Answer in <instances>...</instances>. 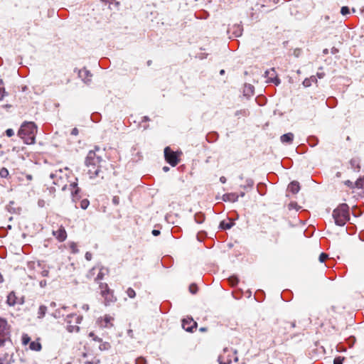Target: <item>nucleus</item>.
<instances>
[{
  "label": "nucleus",
  "mask_w": 364,
  "mask_h": 364,
  "mask_svg": "<svg viewBox=\"0 0 364 364\" xmlns=\"http://www.w3.org/2000/svg\"><path fill=\"white\" fill-rule=\"evenodd\" d=\"M11 329L7 320L0 316V364H13L15 361Z\"/></svg>",
  "instance_id": "obj_1"
},
{
  "label": "nucleus",
  "mask_w": 364,
  "mask_h": 364,
  "mask_svg": "<svg viewBox=\"0 0 364 364\" xmlns=\"http://www.w3.org/2000/svg\"><path fill=\"white\" fill-rule=\"evenodd\" d=\"M50 178L53 181V183L56 186L58 189L65 191L68 189L73 197V200L79 199L80 188L77 186V178L73 181L70 178H74L72 171L68 168H59L55 170L50 174Z\"/></svg>",
  "instance_id": "obj_2"
},
{
  "label": "nucleus",
  "mask_w": 364,
  "mask_h": 364,
  "mask_svg": "<svg viewBox=\"0 0 364 364\" xmlns=\"http://www.w3.org/2000/svg\"><path fill=\"white\" fill-rule=\"evenodd\" d=\"M100 150L99 148L95 147V150H91L88 152L86 158V166L87 167V173L90 178L100 177L104 178V172L105 170L103 164L105 161L102 160V157L97 154V151Z\"/></svg>",
  "instance_id": "obj_3"
},
{
  "label": "nucleus",
  "mask_w": 364,
  "mask_h": 364,
  "mask_svg": "<svg viewBox=\"0 0 364 364\" xmlns=\"http://www.w3.org/2000/svg\"><path fill=\"white\" fill-rule=\"evenodd\" d=\"M37 126L33 122H24L18 131V136L26 144H33L36 142Z\"/></svg>",
  "instance_id": "obj_4"
},
{
  "label": "nucleus",
  "mask_w": 364,
  "mask_h": 364,
  "mask_svg": "<svg viewBox=\"0 0 364 364\" xmlns=\"http://www.w3.org/2000/svg\"><path fill=\"white\" fill-rule=\"evenodd\" d=\"M335 223L339 226L344 225L350 219L349 207L346 203H342L333 212Z\"/></svg>",
  "instance_id": "obj_5"
},
{
  "label": "nucleus",
  "mask_w": 364,
  "mask_h": 364,
  "mask_svg": "<svg viewBox=\"0 0 364 364\" xmlns=\"http://www.w3.org/2000/svg\"><path fill=\"white\" fill-rule=\"evenodd\" d=\"M98 290L105 306H109L117 301L114 290L109 288L107 283L100 282V286H98Z\"/></svg>",
  "instance_id": "obj_6"
},
{
  "label": "nucleus",
  "mask_w": 364,
  "mask_h": 364,
  "mask_svg": "<svg viewBox=\"0 0 364 364\" xmlns=\"http://www.w3.org/2000/svg\"><path fill=\"white\" fill-rule=\"evenodd\" d=\"M82 320V316L75 314H69L65 318L66 328L70 333H78L79 324Z\"/></svg>",
  "instance_id": "obj_7"
},
{
  "label": "nucleus",
  "mask_w": 364,
  "mask_h": 364,
  "mask_svg": "<svg viewBox=\"0 0 364 364\" xmlns=\"http://www.w3.org/2000/svg\"><path fill=\"white\" fill-rule=\"evenodd\" d=\"M257 339L259 348L264 350L274 348L277 344L273 336L269 333L260 334Z\"/></svg>",
  "instance_id": "obj_8"
},
{
  "label": "nucleus",
  "mask_w": 364,
  "mask_h": 364,
  "mask_svg": "<svg viewBox=\"0 0 364 364\" xmlns=\"http://www.w3.org/2000/svg\"><path fill=\"white\" fill-rule=\"evenodd\" d=\"M181 151H173L169 146L164 149V158L167 163L174 167L178 164L181 161Z\"/></svg>",
  "instance_id": "obj_9"
},
{
  "label": "nucleus",
  "mask_w": 364,
  "mask_h": 364,
  "mask_svg": "<svg viewBox=\"0 0 364 364\" xmlns=\"http://www.w3.org/2000/svg\"><path fill=\"white\" fill-rule=\"evenodd\" d=\"M39 341L40 339L38 338L36 341H31L30 336L26 333H23L21 337L23 346L29 344V349L33 351H40L42 349V346Z\"/></svg>",
  "instance_id": "obj_10"
},
{
  "label": "nucleus",
  "mask_w": 364,
  "mask_h": 364,
  "mask_svg": "<svg viewBox=\"0 0 364 364\" xmlns=\"http://www.w3.org/2000/svg\"><path fill=\"white\" fill-rule=\"evenodd\" d=\"M23 303V298L18 297L15 291H12L9 293L6 299V304L9 306H14L16 304H22Z\"/></svg>",
  "instance_id": "obj_11"
},
{
  "label": "nucleus",
  "mask_w": 364,
  "mask_h": 364,
  "mask_svg": "<svg viewBox=\"0 0 364 364\" xmlns=\"http://www.w3.org/2000/svg\"><path fill=\"white\" fill-rule=\"evenodd\" d=\"M182 327L188 332H193L197 328V323L190 317H186L182 320Z\"/></svg>",
  "instance_id": "obj_12"
},
{
  "label": "nucleus",
  "mask_w": 364,
  "mask_h": 364,
  "mask_svg": "<svg viewBox=\"0 0 364 364\" xmlns=\"http://www.w3.org/2000/svg\"><path fill=\"white\" fill-rule=\"evenodd\" d=\"M114 318L110 315H105L98 318L97 322L100 327L102 328H110L113 326V322Z\"/></svg>",
  "instance_id": "obj_13"
},
{
  "label": "nucleus",
  "mask_w": 364,
  "mask_h": 364,
  "mask_svg": "<svg viewBox=\"0 0 364 364\" xmlns=\"http://www.w3.org/2000/svg\"><path fill=\"white\" fill-rule=\"evenodd\" d=\"M265 77L267 79L268 82H272L275 85L280 83V80L277 76V72L274 68H271L267 70L264 73Z\"/></svg>",
  "instance_id": "obj_14"
},
{
  "label": "nucleus",
  "mask_w": 364,
  "mask_h": 364,
  "mask_svg": "<svg viewBox=\"0 0 364 364\" xmlns=\"http://www.w3.org/2000/svg\"><path fill=\"white\" fill-rule=\"evenodd\" d=\"M52 235L60 242H64L67 238V232L63 225L58 227L56 230H53Z\"/></svg>",
  "instance_id": "obj_15"
},
{
  "label": "nucleus",
  "mask_w": 364,
  "mask_h": 364,
  "mask_svg": "<svg viewBox=\"0 0 364 364\" xmlns=\"http://www.w3.org/2000/svg\"><path fill=\"white\" fill-rule=\"evenodd\" d=\"M78 75L82 79V80L87 84L91 82L92 75L90 72L86 68H82L78 71Z\"/></svg>",
  "instance_id": "obj_16"
},
{
  "label": "nucleus",
  "mask_w": 364,
  "mask_h": 364,
  "mask_svg": "<svg viewBox=\"0 0 364 364\" xmlns=\"http://www.w3.org/2000/svg\"><path fill=\"white\" fill-rule=\"evenodd\" d=\"M109 273V269L101 267L99 269V272L97 274L96 277L94 279V282L100 286V282H102V280L104 279L105 276L108 274Z\"/></svg>",
  "instance_id": "obj_17"
},
{
  "label": "nucleus",
  "mask_w": 364,
  "mask_h": 364,
  "mask_svg": "<svg viewBox=\"0 0 364 364\" xmlns=\"http://www.w3.org/2000/svg\"><path fill=\"white\" fill-rule=\"evenodd\" d=\"M228 350H224L223 354L220 355L218 357L219 364H230L232 362L231 358H230V355L227 354Z\"/></svg>",
  "instance_id": "obj_18"
},
{
  "label": "nucleus",
  "mask_w": 364,
  "mask_h": 364,
  "mask_svg": "<svg viewBox=\"0 0 364 364\" xmlns=\"http://www.w3.org/2000/svg\"><path fill=\"white\" fill-rule=\"evenodd\" d=\"M238 195L235 193H225L223 196V200L224 201L234 203L238 200Z\"/></svg>",
  "instance_id": "obj_19"
},
{
  "label": "nucleus",
  "mask_w": 364,
  "mask_h": 364,
  "mask_svg": "<svg viewBox=\"0 0 364 364\" xmlns=\"http://www.w3.org/2000/svg\"><path fill=\"white\" fill-rule=\"evenodd\" d=\"M350 168L354 171H359L360 168V161L358 158L355 157L350 159Z\"/></svg>",
  "instance_id": "obj_20"
},
{
  "label": "nucleus",
  "mask_w": 364,
  "mask_h": 364,
  "mask_svg": "<svg viewBox=\"0 0 364 364\" xmlns=\"http://www.w3.org/2000/svg\"><path fill=\"white\" fill-rule=\"evenodd\" d=\"M294 134L291 132L281 136L280 140L283 144H291L294 140Z\"/></svg>",
  "instance_id": "obj_21"
},
{
  "label": "nucleus",
  "mask_w": 364,
  "mask_h": 364,
  "mask_svg": "<svg viewBox=\"0 0 364 364\" xmlns=\"http://www.w3.org/2000/svg\"><path fill=\"white\" fill-rule=\"evenodd\" d=\"M288 190L294 194L297 193L300 190L299 183L297 181H292L289 185Z\"/></svg>",
  "instance_id": "obj_22"
},
{
  "label": "nucleus",
  "mask_w": 364,
  "mask_h": 364,
  "mask_svg": "<svg viewBox=\"0 0 364 364\" xmlns=\"http://www.w3.org/2000/svg\"><path fill=\"white\" fill-rule=\"evenodd\" d=\"M68 247L70 250V252L73 254H76L79 252L77 244L75 242H70L68 243Z\"/></svg>",
  "instance_id": "obj_23"
},
{
  "label": "nucleus",
  "mask_w": 364,
  "mask_h": 364,
  "mask_svg": "<svg viewBox=\"0 0 364 364\" xmlns=\"http://www.w3.org/2000/svg\"><path fill=\"white\" fill-rule=\"evenodd\" d=\"M0 177L1 178H8L9 177V172L6 168L3 167L0 169Z\"/></svg>",
  "instance_id": "obj_24"
},
{
  "label": "nucleus",
  "mask_w": 364,
  "mask_h": 364,
  "mask_svg": "<svg viewBox=\"0 0 364 364\" xmlns=\"http://www.w3.org/2000/svg\"><path fill=\"white\" fill-rule=\"evenodd\" d=\"M101 360L99 358L94 356L90 360H87L84 364H100Z\"/></svg>",
  "instance_id": "obj_25"
},
{
  "label": "nucleus",
  "mask_w": 364,
  "mask_h": 364,
  "mask_svg": "<svg viewBox=\"0 0 364 364\" xmlns=\"http://www.w3.org/2000/svg\"><path fill=\"white\" fill-rule=\"evenodd\" d=\"M232 225H233L232 222L226 223L225 221H222L220 224V227L224 230L230 229L232 228Z\"/></svg>",
  "instance_id": "obj_26"
},
{
  "label": "nucleus",
  "mask_w": 364,
  "mask_h": 364,
  "mask_svg": "<svg viewBox=\"0 0 364 364\" xmlns=\"http://www.w3.org/2000/svg\"><path fill=\"white\" fill-rule=\"evenodd\" d=\"M110 348H111V345L108 342H103V343H100V345L99 346V349L100 350H107Z\"/></svg>",
  "instance_id": "obj_27"
},
{
  "label": "nucleus",
  "mask_w": 364,
  "mask_h": 364,
  "mask_svg": "<svg viewBox=\"0 0 364 364\" xmlns=\"http://www.w3.org/2000/svg\"><path fill=\"white\" fill-rule=\"evenodd\" d=\"M355 186L358 188L364 189V178L358 179L355 183Z\"/></svg>",
  "instance_id": "obj_28"
},
{
  "label": "nucleus",
  "mask_w": 364,
  "mask_h": 364,
  "mask_svg": "<svg viewBox=\"0 0 364 364\" xmlns=\"http://www.w3.org/2000/svg\"><path fill=\"white\" fill-rule=\"evenodd\" d=\"M126 293L127 294V296L130 298V299H134L135 298L136 296V292L135 291L131 288V287H129L127 291H126Z\"/></svg>",
  "instance_id": "obj_29"
},
{
  "label": "nucleus",
  "mask_w": 364,
  "mask_h": 364,
  "mask_svg": "<svg viewBox=\"0 0 364 364\" xmlns=\"http://www.w3.org/2000/svg\"><path fill=\"white\" fill-rule=\"evenodd\" d=\"M47 311V307L46 306H41L38 309V317H43Z\"/></svg>",
  "instance_id": "obj_30"
},
{
  "label": "nucleus",
  "mask_w": 364,
  "mask_h": 364,
  "mask_svg": "<svg viewBox=\"0 0 364 364\" xmlns=\"http://www.w3.org/2000/svg\"><path fill=\"white\" fill-rule=\"evenodd\" d=\"M90 202L87 199H83L80 201V207L82 209L85 210L89 206Z\"/></svg>",
  "instance_id": "obj_31"
},
{
  "label": "nucleus",
  "mask_w": 364,
  "mask_h": 364,
  "mask_svg": "<svg viewBox=\"0 0 364 364\" xmlns=\"http://www.w3.org/2000/svg\"><path fill=\"white\" fill-rule=\"evenodd\" d=\"M189 291L191 294H196V292L198 291V287L196 284H191L190 286H189Z\"/></svg>",
  "instance_id": "obj_32"
},
{
  "label": "nucleus",
  "mask_w": 364,
  "mask_h": 364,
  "mask_svg": "<svg viewBox=\"0 0 364 364\" xmlns=\"http://www.w3.org/2000/svg\"><path fill=\"white\" fill-rule=\"evenodd\" d=\"M341 14L346 16L350 14V9L348 6H342L341 9Z\"/></svg>",
  "instance_id": "obj_33"
},
{
  "label": "nucleus",
  "mask_w": 364,
  "mask_h": 364,
  "mask_svg": "<svg viewBox=\"0 0 364 364\" xmlns=\"http://www.w3.org/2000/svg\"><path fill=\"white\" fill-rule=\"evenodd\" d=\"M146 360L143 357H139L135 360V364H146Z\"/></svg>",
  "instance_id": "obj_34"
},
{
  "label": "nucleus",
  "mask_w": 364,
  "mask_h": 364,
  "mask_svg": "<svg viewBox=\"0 0 364 364\" xmlns=\"http://www.w3.org/2000/svg\"><path fill=\"white\" fill-rule=\"evenodd\" d=\"M89 337L92 338L93 341L97 342H102V339L97 336L95 335L94 332H90L89 333Z\"/></svg>",
  "instance_id": "obj_35"
},
{
  "label": "nucleus",
  "mask_w": 364,
  "mask_h": 364,
  "mask_svg": "<svg viewBox=\"0 0 364 364\" xmlns=\"http://www.w3.org/2000/svg\"><path fill=\"white\" fill-rule=\"evenodd\" d=\"M328 257V255L327 254L322 252V253L319 255V258H318V259H319V261H320L321 262H325V261H326V259Z\"/></svg>",
  "instance_id": "obj_36"
},
{
  "label": "nucleus",
  "mask_w": 364,
  "mask_h": 364,
  "mask_svg": "<svg viewBox=\"0 0 364 364\" xmlns=\"http://www.w3.org/2000/svg\"><path fill=\"white\" fill-rule=\"evenodd\" d=\"M229 282L232 286H235L237 284L238 279L236 277H232L229 279Z\"/></svg>",
  "instance_id": "obj_37"
},
{
  "label": "nucleus",
  "mask_w": 364,
  "mask_h": 364,
  "mask_svg": "<svg viewBox=\"0 0 364 364\" xmlns=\"http://www.w3.org/2000/svg\"><path fill=\"white\" fill-rule=\"evenodd\" d=\"M9 97V92H0V101H3L5 98H7Z\"/></svg>",
  "instance_id": "obj_38"
},
{
  "label": "nucleus",
  "mask_w": 364,
  "mask_h": 364,
  "mask_svg": "<svg viewBox=\"0 0 364 364\" xmlns=\"http://www.w3.org/2000/svg\"><path fill=\"white\" fill-rule=\"evenodd\" d=\"M9 97V92H0V101H3L5 98H7Z\"/></svg>",
  "instance_id": "obj_39"
},
{
  "label": "nucleus",
  "mask_w": 364,
  "mask_h": 364,
  "mask_svg": "<svg viewBox=\"0 0 364 364\" xmlns=\"http://www.w3.org/2000/svg\"><path fill=\"white\" fill-rule=\"evenodd\" d=\"M343 358L337 357L333 360V364H343Z\"/></svg>",
  "instance_id": "obj_40"
},
{
  "label": "nucleus",
  "mask_w": 364,
  "mask_h": 364,
  "mask_svg": "<svg viewBox=\"0 0 364 364\" xmlns=\"http://www.w3.org/2000/svg\"><path fill=\"white\" fill-rule=\"evenodd\" d=\"M112 203L115 205H118L119 204V197L117 196H115L112 198Z\"/></svg>",
  "instance_id": "obj_41"
},
{
  "label": "nucleus",
  "mask_w": 364,
  "mask_h": 364,
  "mask_svg": "<svg viewBox=\"0 0 364 364\" xmlns=\"http://www.w3.org/2000/svg\"><path fill=\"white\" fill-rule=\"evenodd\" d=\"M6 134L7 136L11 137L14 135V132L12 129H8L6 130Z\"/></svg>",
  "instance_id": "obj_42"
},
{
  "label": "nucleus",
  "mask_w": 364,
  "mask_h": 364,
  "mask_svg": "<svg viewBox=\"0 0 364 364\" xmlns=\"http://www.w3.org/2000/svg\"><path fill=\"white\" fill-rule=\"evenodd\" d=\"M70 134H71V135H73V136H77V135H78V134H79V130H78V129H77V128H76V127L73 128V129H72V131H71V133H70Z\"/></svg>",
  "instance_id": "obj_43"
},
{
  "label": "nucleus",
  "mask_w": 364,
  "mask_h": 364,
  "mask_svg": "<svg viewBox=\"0 0 364 364\" xmlns=\"http://www.w3.org/2000/svg\"><path fill=\"white\" fill-rule=\"evenodd\" d=\"M85 259H86L87 260L90 261V260H91V259H92V254H91L90 252H87L85 253Z\"/></svg>",
  "instance_id": "obj_44"
},
{
  "label": "nucleus",
  "mask_w": 364,
  "mask_h": 364,
  "mask_svg": "<svg viewBox=\"0 0 364 364\" xmlns=\"http://www.w3.org/2000/svg\"><path fill=\"white\" fill-rule=\"evenodd\" d=\"M9 102H10L9 100H6V103L2 104L1 107H6V108L11 107V105L9 103Z\"/></svg>",
  "instance_id": "obj_45"
},
{
  "label": "nucleus",
  "mask_w": 364,
  "mask_h": 364,
  "mask_svg": "<svg viewBox=\"0 0 364 364\" xmlns=\"http://www.w3.org/2000/svg\"><path fill=\"white\" fill-rule=\"evenodd\" d=\"M160 231L159 230H152V235L154 236H158L160 235Z\"/></svg>",
  "instance_id": "obj_46"
},
{
  "label": "nucleus",
  "mask_w": 364,
  "mask_h": 364,
  "mask_svg": "<svg viewBox=\"0 0 364 364\" xmlns=\"http://www.w3.org/2000/svg\"><path fill=\"white\" fill-rule=\"evenodd\" d=\"M0 91H5V87L2 80H0Z\"/></svg>",
  "instance_id": "obj_47"
},
{
  "label": "nucleus",
  "mask_w": 364,
  "mask_h": 364,
  "mask_svg": "<svg viewBox=\"0 0 364 364\" xmlns=\"http://www.w3.org/2000/svg\"><path fill=\"white\" fill-rule=\"evenodd\" d=\"M345 184L347 185L348 186L350 187V188H353V183L350 181H345Z\"/></svg>",
  "instance_id": "obj_48"
},
{
  "label": "nucleus",
  "mask_w": 364,
  "mask_h": 364,
  "mask_svg": "<svg viewBox=\"0 0 364 364\" xmlns=\"http://www.w3.org/2000/svg\"><path fill=\"white\" fill-rule=\"evenodd\" d=\"M310 80L309 79H306L304 81V86H309L310 85Z\"/></svg>",
  "instance_id": "obj_49"
},
{
  "label": "nucleus",
  "mask_w": 364,
  "mask_h": 364,
  "mask_svg": "<svg viewBox=\"0 0 364 364\" xmlns=\"http://www.w3.org/2000/svg\"><path fill=\"white\" fill-rule=\"evenodd\" d=\"M4 282V277L1 273H0V284L3 283Z\"/></svg>",
  "instance_id": "obj_50"
},
{
  "label": "nucleus",
  "mask_w": 364,
  "mask_h": 364,
  "mask_svg": "<svg viewBox=\"0 0 364 364\" xmlns=\"http://www.w3.org/2000/svg\"><path fill=\"white\" fill-rule=\"evenodd\" d=\"M26 177L27 180H29V181H31L33 178V176L30 174L26 175Z\"/></svg>",
  "instance_id": "obj_51"
},
{
  "label": "nucleus",
  "mask_w": 364,
  "mask_h": 364,
  "mask_svg": "<svg viewBox=\"0 0 364 364\" xmlns=\"http://www.w3.org/2000/svg\"><path fill=\"white\" fill-rule=\"evenodd\" d=\"M329 311H332V312H336V307L332 306L330 309H329Z\"/></svg>",
  "instance_id": "obj_52"
},
{
  "label": "nucleus",
  "mask_w": 364,
  "mask_h": 364,
  "mask_svg": "<svg viewBox=\"0 0 364 364\" xmlns=\"http://www.w3.org/2000/svg\"><path fill=\"white\" fill-rule=\"evenodd\" d=\"M220 180V181H221L222 183H225V177H223H223H221Z\"/></svg>",
  "instance_id": "obj_53"
},
{
  "label": "nucleus",
  "mask_w": 364,
  "mask_h": 364,
  "mask_svg": "<svg viewBox=\"0 0 364 364\" xmlns=\"http://www.w3.org/2000/svg\"><path fill=\"white\" fill-rule=\"evenodd\" d=\"M163 170H164V171H168L169 170V168H168V167H167V166H164V167L163 168Z\"/></svg>",
  "instance_id": "obj_54"
},
{
  "label": "nucleus",
  "mask_w": 364,
  "mask_h": 364,
  "mask_svg": "<svg viewBox=\"0 0 364 364\" xmlns=\"http://www.w3.org/2000/svg\"><path fill=\"white\" fill-rule=\"evenodd\" d=\"M324 19H325L326 21H328V20H329V16H324Z\"/></svg>",
  "instance_id": "obj_55"
},
{
  "label": "nucleus",
  "mask_w": 364,
  "mask_h": 364,
  "mask_svg": "<svg viewBox=\"0 0 364 364\" xmlns=\"http://www.w3.org/2000/svg\"><path fill=\"white\" fill-rule=\"evenodd\" d=\"M101 1H103V2L107 3V2L112 1V0H101Z\"/></svg>",
  "instance_id": "obj_56"
},
{
  "label": "nucleus",
  "mask_w": 364,
  "mask_h": 364,
  "mask_svg": "<svg viewBox=\"0 0 364 364\" xmlns=\"http://www.w3.org/2000/svg\"><path fill=\"white\" fill-rule=\"evenodd\" d=\"M220 73L221 75L224 74V73H225V70H220Z\"/></svg>",
  "instance_id": "obj_57"
},
{
  "label": "nucleus",
  "mask_w": 364,
  "mask_h": 364,
  "mask_svg": "<svg viewBox=\"0 0 364 364\" xmlns=\"http://www.w3.org/2000/svg\"><path fill=\"white\" fill-rule=\"evenodd\" d=\"M82 357H83V358L87 357V353H82Z\"/></svg>",
  "instance_id": "obj_58"
},
{
  "label": "nucleus",
  "mask_w": 364,
  "mask_h": 364,
  "mask_svg": "<svg viewBox=\"0 0 364 364\" xmlns=\"http://www.w3.org/2000/svg\"><path fill=\"white\" fill-rule=\"evenodd\" d=\"M95 269H96V267H93V268L91 269L90 272H93Z\"/></svg>",
  "instance_id": "obj_59"
},
{
  "label": "nucleus",
  "mask_w": 364,
  "mask_h": 364,
  "mask_svg": "<svg viewBox=\"0 0 364 364\" xmlns=\"http://www.w3.org/2000/svg\"><path fill=\"white\" fill-rule=\"evenodd\" d=\"M200 331H205V328H201L200 329Z\"/></svg>",
  "instance_id": "obj_60"
},
{
  "label": "nucleus",
  "mask_w": 364,
  "mask_h": 364,
  "mask_svg": "<svg viewBox=\"0 0 364 364\" xmlns=\"http://www.w3.org/2000/svg\"><path fill=\"white\" fill-rule=\"evenodd\" d=\"M26 88V87H23V88H22V89H23V91H25Z\"/></svg>",
  "instance_id": "obj_61"
},
{
  "label": "nucleus",
  "mask_w": 364,
  "mask_h": 364,
  "mask_svg": "<svg viewBox=\"0 0 364 364\" xmlns=\"http://www.w3.org/2000/svg\"><path fill=\"white\" fill-rule=\"evenodd\" d=\"M269 364H274V363H269Z\"/></svg>",
  "instance_id": "obj_62"
}]
</instances>
